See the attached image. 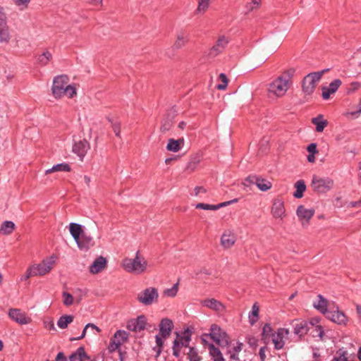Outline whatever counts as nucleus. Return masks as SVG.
<instances>
[{
  "mask_svg": "<svg viewBox=\"0 0 361 361\" xmlns=\"http://www.w3.org/2000/svg\"><path fill=\"white\" fill-rule=\"evenodd\" d=\"M268 350V348L267 347V345H265L263 347H261L259 351V355L260 357V361H265L266 360V350Z\"/></svg>",
  "mask_w": 361,
  "mask_h": 361,
  "instance_id": "56",
  "label": "nucleus"
},
{
  "mask_svg": "<svg viewBox=\"0 0 361 361\" xmlns=\"http://www.w3.org/2000/svg\"><path fill=\"white\" fill-rule=\"evenodd\" d=\"M192 331L188 327L183 332L182 334L176 333V338L173 342L172 350L173 355L176 357H179L180 355V350L182 348H188L191 341Z\"/></svg>",
  "mask_w": 361,
  "mask_h": 361,
  "instance_id": "4",
  "label": "nucleus"
},
{
  "mask_svg": "<svg viewBox=\"0 0 361 361\" xmlns=\"http://www.w3.org/2000/svg\"><path fill=\"white\" fill-rule=\"evenodd\" d=\"M5 24H8L7 16L4 11V7L0 6V26Z\"/></svg>",
  "mask_w": 361,
  "mask_h": 361,
  "instance_id": "54",
  "label": "nucleus"
},
{
  "mask_svg": "<svg viewBox=\"0 0 361 361\" xmlns=\"http://www.w3.org/2000/svg\"><path fill=\"white\" fill-rule=\"evenodd\" d=\"M173 328V322L168 318L162 319L159 324V334L164 338H166L171 333Z\"/></svg>",
  "mask_w": 361,
  "mask_h": 361,
  "instance_id": "23",
  "label": "nucleus"
},
{
  "mask_svg": "<svg viewBox=\"0 0 361 361\" xmlns=\"http://www.w3.org/2000/svg\"><path fill=\"white\" fill-rule=\"evenodd\" d=\"M121 342L117 341L116 342L112 338L110 339L109 344L108 346V350L110 353H113L116 351V350H119L121 347Z\"/></svg>",
  "mask_w": 361,
  "mask_h": 361,
  "instance_id": "51",
  "label": "nucleus"
},
{
  "mask_svg": "<svg viewBox=\"0 0 361 361\" xmlns=\"http://www.w3.org/2000/svg\"><path fill=\"white\" fill-rule=\"evenodd\" d=\"M127 328L132 331H139L137 325L135 324V320L128 324Z\"/></svg>",
  "mask_w": 361,
  "mask_h": 361,
  "instance_id": "60",
  "label": "nucleus"
},
{
  "mask_svg": "<svg viewBox=\"0 0 361 361\" xmlns=\"http://www.w3.org/2000/svg\"><path fill=\"white\" fill-rule=\"evenodd\" d=\"M190 39V35L188 31L183 30L178 31L173 44V49L178 50L185 47L189 43Z\"/></svg>",
  "mask_w": 361,
  "mask_h": 361,
  "instance_id": "15",
  "label": "nucleus"
},
{
  "mask_svg": "<svg viewBox=\"0 0 361 361\" xmlns=\"http://www.w3.org/2000/svg\"><path fill=\"white\" fill-rule=\"evenodd\" d=\"M274 332L273 331V329L271 328L270 324H265L263 326L262 331L261 334V340L264 343V345H267L270 341V338H272V334Z\"/></svg>",
  "mask_w": 361,
  "mask_h": 361,
  "instance_id": "30",
  "label": "nucleus"
},
{
  "mask_svg": "<svg viewBox=\"0 0 361 361\" xmlns=\"http://www.w3.org/2000/svg\"><path fill=\"white\" fill-rule=\"evenodd\" d=\"M129 338V334L124 330H118L111 338L116 342H121V345L126 343Z\"/></svg>",
  "mask_w": 361,
  "mask_h": 361,
  "instance_id": "37",
  "label": "nucleus"
},
{
  "mask_svg": "<svg viewBox=\"0 0 361 361\" xmlns=\"http://www.w3.org/2000/svg\"><path fill=\"white\" fill-rule=\"evenodd\" d=\"M187 357L189 361H201L202 357L199 355L198 350L195 347H189L187 353Z\"/></svg>",
  "mask_w": 361,
  "mask_h": 361,
  "instance_id": "41",
  "label": "nucleus"
},
{
  "mask_svg": "<svg viewBox=\"0 0 361 361\" xmlns=\"http://www.w3.org/2000/svg\"><path fill=\"white\" fill-rule=\"evenodd\" d=\"M336 354H338V357H334L331 361H348L347 357V352L343 350V349H339Z\"/></svg>",
  "mask_w": 361,
  "mask_h": 361,
  "instance_id": "50",
  "label": "nucleus"
},
{
  "mask_svg": "<svg viewBox=\"0 0 361 361\" xmlns=\"http://www.w3.org/2000/svg\"><path fill=\"white\" fill-rule=\"evenodd\" d=\"M326 317L339 325L345 326L348 321L347 316L343 311L339 310L338 306L336 307V310L333 307L329 312H327Z\"/></svg>",
  "mask_w": 361,
  "mask_h": 361,
  "instance_id": "12",
  "label": "nucleus"
},
{
  "mask_svg": "<svg viewBox=\"0 0 361 361\" xmlns=\"http://www.w3.org/2000/svg\"><path fill=\"white\" fill-rule=\"evenodd\" d=\"M245 182L250 184H255L261 191H267L272 187V183L267 179L257 175H250L245 179Z\"/></svg>",
  "mask_w": 361,
  "mask_h": 361,
  "instance_id": "10",
  "label": "nucleus"
},
{
  "mask_svg": "<svg viewBox=\"0 0 361 361\" xmlns=\"http://www.w3.org/2000/svg\"><path fill=\"white\" fill-rule=\"evenodd\" d=\"M74 317L71 314H64L59 317L57 325L60 329H66L69 324L73 321Z\"/></svg>",
  "mask_w": 361,
  "mask_h": 361,
  "instance_id": "38",
  "label": "nucleus"
},
{
  "mask_svg": "<svg viewBox=\"0 0 361 361\" xmlns=\"http://www.w3.org/2000/svg\"><path fill=\"white\" fill-rule=\"evenodd\" d=\"M320 319L317 317L312 318L310 320L307 321L309 323V328L310 329L311 328L315 327L314 331H316V335H314V336H319L321 338H322L324 332L323 330V328L321 325H319Z\"/></svg>",
  "mask_w": 361,
  "mask_h": 361,
  "instance_id": "33",
  "label": "nucleus"
},
{
  "mask_svg": "<svg viewBox=\"0 0 361 361\" xmlns=\"http://www.w3.org/2000/svg\"><path fill=\"white\" fill-rule=\"evenodd\" d=\"M204 336H209L221 348L228 347L231 343L229 336L219 325L213 324L210 327V333L204 334Z\"/></svg>",
  "mask_w": 361,
  "mask_h": 361,
  "instance_id": "3",
  "label": "nucleus"
},
{
  "mask_svg": "<svg viewBox=\"0 0 361 361\" xmlns=\"http://www.w3.org/2000/svg\"><path fill=\"white\" fill-rule=\"evenodd\" d=\"M15 229V224L11 221H5L0 228V233L4 235H10Z\"/></svg>",
  "mask_w": 361,
  "mask_h": 361,
  "instance_id": "39",
  "label": "nucleus"
},
{
  "mask_svg": "<svg viewBox=\"0 0 361 361\" xmlns=\"http://www.w3.org/2000/svg\"><path fill=\"white\" fill-rule=\"evenodd\" d=\"M52 262L43 260L41 263L30 267L25 273V279L32 276H43L49 272L52 269Z\"/></svg>",
  "mask_w": 361,
  "mask_h": 361,
  "instance_id": "7",
  "label": "nucleus"
},
{
  "mask_svg": "<svg viewBox=\"0 0 361 361\" xmlns=\"http://www.w3.org/2000/svg\"><path fill=\"white\" fill-rule=\"evenodd\" d=\"M293 333L300 338L304 336L310 330L307 320L295 319L292 322Z\"/></svg>",
  "mask_w": 361,
  "mask_h": 361,
  "instance_id": "16",
  "label": "nucleus"
},
{
  "mask_svg": "<svg viewBox=\"0 0 361 361\" xmlns=\"http://www.w3.org/2000/svg\"><path fill=\"white\" fill-rule=\"evenodd\" d=\"M71 171L70 165L67 163H61L54 166L51 169L46 171V174H49L56 171L69 172Z\"/></svg>",
  "mask_w": 361,
  "mask_h": 361,
  "instance_id": "40",
  "label": "nucleus"
},
{
  "mask_svg": "<svg viewBox=\"0 0 361 361\" xmlns=\"http://www.w3.org/2000/svg\"><path fill=\"white\" fill-rule=\"evenodd\" d=\"M259 307L255 303L252 307V312L249 314V322L253 325L258 319Z\"/></svg>",
  "mask_w": 361,
  "mask_h": 361,
  "instance_id": "44",
  "label": "nucleus"
},
{
  "mask_svg": "<svg viewBox=\"0 0 361 361\" xmlns=\"http://www.w3.org/2000/svg\"><path fill=\"white\" fill-rule=\"evenodd\" d=\"M296 190L293 193L294 197L299 199L303 197V193L306 190V185L303 180H298L294 185Z\"/></svg>",
  "mask_w": 361,
  "mask_h": 361,
  "instance_id": "36",
  "label": "nucleus"
},
{
  "mask_svg": "<svg viewBox=\"0 0 361 361\" xmlns=\"http://www.w3.org/2000/svg\"><path fill=\"white\" fill-rule=\"evenodd\" d=\"M342 82L340 79L334 80L328 87H322V98L327 100L331 94H334L341 85Z\"/></svg>",
  "mask_w": 361,
  "mask_h": 361,
  "instance_id": "20",
  "label": "nucleus"
},
{
  "mask_svg": "<svg viewBox=\"0 0 361 361\" xmlns=\"http://www.w3.org/2000/svg\"><path fill=\"white\" fill-rule=\"evenodd\" d=\"M69 231L75 243L81 238V235L85 233L82 226L77 223H71L69 224Z\"/></svg>",
  "mask_w": 361,
  "mask_h": 361,
  "instance_id": "27",
  "label": "nucleus"
},
{
  "mask_svg": "<svg viewBox=\"0 0 361 361\" xmlns=\"http://www.w3.org/2000/svg\"><path fill=\"white\" fill-rule=\"evenodd\" d=\"M135 324L137 325L139 331L144 330L147 324L146 317L145 315L138 316L135 320Z\"/></svg>",
  "mask_w": 361,
  "mask_h": 361,
  "instance_id": "46",
  "label": "nucleus"
},
{
  "mask_svg": "<svg viewBox=\"0 0 361 361\" xmlns=\"http://www.w3.org/2000/svg\"><path fill=\"white\" fill-rule=\"evenodd\" d=\"M243 343L240 342H237V345L233 348V350L235 353H239L243 349Z\"/></svg>",
  "mask_w": 361,
  "mask_h": 361,
  "instance_id": "64",
  "label": "nucleus"
},
{
  "mask_svg": "<svg viewBox=\"0 0 361 361\" xmlns=\"http://www.w3.org/2000/svg\"><path fill=\"white\" fill-rule=\"evenodd\" d=\"M295 73L294 68H289L282 71L268 85V92L276 97H283L293 85V78Z\"/></svg>",
  "mask_w": 361,
  "mask_h": 361,
  "instance_id": "1",
  "label": "nucleus"
},
{
  "mask_svg": "<svg viewBox=\"0 0 361 361\" xmlns=\"http://www.w3.org/2000/svg\"><path fill=\"white\" fill-rule=\"evenodd\" d=\"M84 358L90 359V357L87 356L83 346L79 347L69 356L70 361H82Z\"/></svg>",
  "mask_w": 361,
  "mask_h": 361,
  "instance_id": "31",
  "label": "nucleus"
},
{
  "mask_svg": "<svg viewBox=\"0 0 361 361\" xmlns=\"http://www.w3.org/2000/svg\"><path fill=\"white\" fill-rule=\"evenodd\" d=\"M334 185L331 179L320 178L317 176H314L312 180V186L314 191L317 193H325L331 190Z\"/></svg>",
  "mask_w": 361,
  "mask_h": 361,
  "instance_id": "9",
  "label": "nucleus"
},
{
  "mask_svg": "<svg viewBox=\"0 0 361 361\" xmlns=\"http://www.w3.org/2000/svg\"><path fill=\"white\" fill-rule=\"evenodd\" d=\"M194 192H195V195L197 196L200 193L205 194L207 192V190L204 187L197 186L195 188Z\"/></svg>",
  "mask_w": 361,
  "mask_h": 361,
  "instance_id": "59",
  "label": "nucleus"
},
{
  "mask_svg": "<svg viewBox=\"0 0 361 361\" xmlns=\"http://www.w3.org/2000/svg\"><path fill=\"white\" fill-rule=\"evenodd\" d=\"M318 302L317 304H314V307L319 310L321 313L324 314L325 316L327 314L331 309H328V300L324 298L322 295H318Z\"/></svg>",
  "mask_w": 361,
  "mask_h": 361,
  "instance_id": "28",
  "label": "nucleus"
},
{
  "mask_svg": "<svg viewBox=\"0 0 361 361\" xmlns=\"http://www.w3.org/2000/svg\"><path fill=\"white\" fill-rule=\"evenodd\" d=\"M209 0H198V6L195 11L196 13H204L209 7Z\"/></svg>",
  "mask_w": 361,
  "mask_h": 361,
  "instance_id": "42",
  "label": "nucleus"
},
{
  "mask_svg": "<svg viewBox=\"0 0 361 361\" xmlns=\"http://www.w3.org/2000/svg\"><path fill=\"white\" fill-rule=\"evenodd\" d=\"M171 127V122L167 121L161 126V130L162 133H165V131L168 130Z\"/></svg>",
  "mask_w": 361,
  "mask_h": 361,
  "instance_id": "63",
  "label": "nucleus"
},
{
  "mask_svg": "<svg viewBox=\"0 0 361 361\" xmlns=\"http://www.w3.org/2000/svg\"><path fill=\"white\" fill-rule=\"evenodd\" d=\"M229 42V39L228 37L224 35L220 36L216 40L214 45L212 47L210 50V54L216 56L219 54L222 53L226 49V46Z\"/></svg>",
  "mask_w": 361,
  "mask_h": 361,
  "instance_id": "19",
  "label": "nucleus"
},
{
  "mask_svg": "<svg viewBox=\"0 0 361 361\" xmlns=\"http://www.w3.org/2000/svg\"><path fill=\"white\" fill-rule=\"evenodd\" d=\"M183 138H180L178 140H174L173 138H171L168 141L166 149L169 151L176 152L181 149V147L183 145Z\"/></svg>",
  "mask_w": 361,
  "mask_h": 361,
  "instance_id": "32",
  "label": "nucleus"
},
{
  "mask_svg": "<svg viewBox=\"0 0 361 361\" xmlns=\"http://www.w3.org/2000/svg\"><path fill=\"white\" fill-rule=\"evenodd\" d=\"M247 339V342L251 348H255L257 347V345H258V339L257 338H256L254 336H250V337H248Z\"/></svg>",
  "mask_w": 361,
  "mask_h": 361,
  "instance_id": "55",
  "label": "nucleus"
},
{
  "mask_svg": "<svg viewBox=\"0 0 361 361\" xmlns=\"http://www.w3.org/2000/svg\"><path fill=\"white\" fill-rule=\"evenodd\" d=\"M122 265L128 272L142 274L146 270L147 264L143 257H139V251H137L134 259H124L122 262Z\"/></svg>",
  "mask_w": 361,
  "mask_h": 361,
  "instance_id": "5",
  "label": "nucleus"
},
{
  "mask_svg": "<svg viewBox=\"0 0 361 361\" xmlns=\"http://www.w3.org/2000/svg\"><path fill=\"white\" fill-rule=\"evenodd\" d=\"M271 212L274 218L282 219L286 212L283 202L279 199L274 200Z\"/></svg>",
  "mask_w": 361,
  "mask_h": 361,
  "instance_id": "21",
  "label": "nucleus"
},
{
  "mask_svg": "<svg viewBox=\"0 0 361 361\" xmlns=\"http://www.w3.org/2000/svg\"><path fill=\"white\" fill-rule=\"evenodd\" d=\"M76 244L80 250L87 251L94 245L95 243L93 238L85 232Z\"/></svg>",
  "mask_w": 361,
  "mask_h": 361,
  "instance_id": "22",
  "label": "nucleus"
},
{
  "mask_svg": "<svg viewBox=\"0 0 361 361\" xmlns=\"http://www.w3.org/2000/svg\"><path fill=\"white\" fill-rule=\"evenodd\" d=\"M11 35L10 34L8 24L0 26V43L8 44L10 42Z\"/></svg>",
  "mask_w": 361,
  "mask_h": 361,
  "instance_id": "34",
  "label": "nucleus"
},
{
  "mask_svg": "<svg viewBox=\"0 0 361 361\" xmlns=\"http://www.w3.org/2000/svg\"><path fill=\"white\" fill-rule=\"evenodd\" d=\"M289 331L285 328H279L274 334H272L271 341L274 344L276 350H281L284 347L285 338H288Z\"/></svg>",
  "mask_w": 361,
  "mask_h": 361,
  "instance_id": "11",
  "label": "nucleus"
},
{
  "mask_svg": "<svg viewBox=\"0 0 361 361\" xmlns=\"http://www.w3.org/2000/svg\"><path fill=\"white\" fill-rule=\"evenodd\" d=\"M195 208L202 209L204 210H216V205L206 203H198L196 204Z\"/></svg>",
  "mask_w": 361,
  "mask_h": 361,
  "instance_id": "52",
  "label": "nucleus"
},
{
  "mask_svg": "<svg viewBox=\"0 0 361 361\" xmlns=\"http://www.w3.org/2000/svg\"><path fill=\"white\" fill-rule=\"evenodd\" d=\"M55 361H68V360L63 352H59L56 357Z\"/></svg>",
  "mask_w": 361,
  "mask_h": 361,
  "instance_id": "62",
  "label": "nucleus"
},
{
  "mask_svg": "<svg viewBox=\"0 0 361 361\" xmlns=\"http://www.w3.org/2000/svg\"><path fill=\"white\" fill-rule=\"evenodd\" d=\"M51 59L52 54H51V52L49 51H46L39 56L38 61L41 65L46 66L48 64V63L50 61Z\"/></svg>",
  "mask_w": 361,
  "mask_h": 361,
  "instance_id": "45",
  "label": "nucleus"
},
{
  "mask_svg": "<svg viewBox=\"0 0 361 361\" xmlns=\"http://www.w3.org/2000/svg\"><path fill=\"white\" fill-rule=\"evenodd\" d=\"M159 293L154 287H148L141 291L137 296V301L146 306L158 302Z\"/></svg>",
  "mask_w": 361,
  "mask_h": 361,
  "instance_id": "8",
  "label": "nucleus"
},
{
  "mask_svg": "<svg viewBox=\"0 0 361 361\" xmlns=\"http://www.w3.org/2000/svg\"><path fill=\"white\" fill-rule=\"evenodd\" d=\"M314 213V209H306L303 205L298 206L296 210V214L303 227H307L309 225L310 220L313 217Z\"/></svg>",
  "mask_w": 361,
  "mask_h": 361,
  "instance_id": "13",
  "label": "nucleus"
},
{
  "mask_svg": "<svg viewBox=\"0 0 361 361\" xmlns=\"http://www.w3.org/2000/svg\"><path fill=\"white\" fill-rule=\"evenodd\" d=\"M13 1L17 6L20 7V10H23L27 8L30 0H13Z\"/></svg>",
  "mask_w": 361,
  "mask_h": 361,
  "instance_id": "53",
  "label": "nucleus"
},
{
  "mask_svg": "<svg viewBox=\"0 0 361 361\" xmlns=\"http://www.w3.org/2000/svg\"><path fill=\"white\" fill-rule=\"evenodd\" d=\"M156 339V347L153 348V350L156 352L155 357L157 358L161 353L164 346V341L159 335L155 336Z\"/></svg>",
  "mask_w": 361,
  "mask_h": 361,
  "instance_id": "43",
  "label": "nucleus"
},
{
  "mask_svg": "<svg viewBox=\"0 0 361 361\" xmlns=\"http://www.w3.org/2000/svg\"><path fill=\"white\" fill-rule=\"evenodd\" d=\"M69 78L66 75H60L54 78L51 92L55 99H61L66 95L73 98L76 95V89L73 85H68Z\"/></svg>",
  "mask_w": 361,
  "mask_h": 361,
  "instance_id": "2",
  "label": "nucleus"
},
{
  "mask_svg": "<svg viewBox=\"0 0 361 361\" xmlns=\"http://www.w3.org/2000/svg\"><path fill=\"white\" fill-rule=\"evenodd\" d=\"M106 265V259L100 256L98 257L90 267V272L92 274H98L101 272Z\"/></svg>",
  "mask_w": 361,
  "mask_h": 361,
  "instance_id": "25",
  "label": "nucleus"
},
{
  "mask_svg": "<svg viewBox=\"0 0 361 361\" xmlns=\"http://www.w3.org/2000/svg\"><path fill=\"white\" fill-rule=\"evenodd\" d=\"M219 80L222 82L221 84H219L216 86V88L219 90H224L226 89L228 84V79L225 73H220L219 74Z\"/></svg>",
  "mask_w": 361,
  "mask_h": 361,
  "instance_id": "48",
  "label": "nucleus"
},
{
  "mask_svg": "<svg viewBox=\"0 0 361 361\" xmlns=\"http://www.w3.org/2000/svg\"><path fill=\"white\" fill-rule=\"evenodd\" d=\"M312 123L316 126V130L318 133H322L328 123L327 121L323 118L322 115L312 118Z\"/></svg>",
  "mask_w": 361,
  "mask_h": 361,
  "instance_id": "35",
  "label": "nucleus"
},
{
  "mask_svg": "<svg viewBox=\"0 0 361 361\" xmlns=\"http://www.w3.org/2000/svg\"><path fill=\"white\" fill-rule=\"evenodd\" d=\"M178 290V283L173 284L171 288L165 289L163 292L164 295L173 298L177 295Z\"/></svg>",
  "mask_w": 361,
  "mask_h": 361,
  "instance_id": "47",
  "label": "nucleus"
},
{
  "mask_svg": "<svg viewBox=\"0 0 361 361\" xmlns=\"http://www.w3.org/2000/svg\"><path fill=\"white\" fill-rule=\"evenodd\" d=\"M8 317L11 319L21 325L31 322V319L20 309L11 308L8 310Z\"/></svg>",
  "mask_w": 361,
  "mask_h": 361,
  "instance_id": "14",
  "label": "nucleus"
},
{
  "mask_svg": "<svg viewBox=\"0 0 361 361\" xmlns=\"http://www.w3.org/2000/svg\"><path fill=\"white\" fill-rule=\"evenodd\" d=\"M202 160V154L199 152L190 156L184 171L188 173L194 172Z\"/></svg>",
  "mask_w": 361,
  "mask_h": 361,
  "instance_id": "17",
  "label": "nucleus"
},
{
  "mask_svg": "<svg viewBox=\"0 0 361 361\" xmlns=\"http://www.w3.org/2000/svg\"><path fill=\"white\" fill-rule=\"evenodd\" d=\"M236 238L231 231L225 232L221 238V244L224 248L231 247L235 243Z\"/></svg>",
  "mask_w": 361,
  "mask_h": 361,
  "instance_id": "26",
  "label": "nucleus"
},
{
  "mask_svg": "<svg viewBox=\"0 0 361 361\" xmlns=\"http://www.w3.org/2000/svg\"><path fill=\"white\" fill-rule=\"evenodd\" d=\"M307 150L308 151L309 153L317 154L318 150L317 149V144L316 143L310 144L307 147Z\"/></svg>",
  "mask_w": 361,
  "mask_h": 361,
  "instance_id": "57",
  "label": "nucleus"
},
{
  "mask_svg": "<svg viewBox=\"0 0 361 361\" xmlns=\"http://www.w3.org/2000/svg\"><path fill=\"white\" fill-rule=\"evenodd\" d=\"M361 207V199L358 201H352L349 202L348 207L357 208Z\"/></svg>",
  "mask_w": 361,
  "mask_h": 361,
  "instance_id": "61",
  "label": "nucleus"
},
{
  "mask_svg": "<svg viewBox=\"0 0 361 361\" xmlns=\"http://www.w3.org/2000/svg\"><path fill=\"white\" fill-rule=\"evenodd\" d=\"M90 143L86 139L75 142L73 146V152L82 160L87 152L90 149Z\"/></svg>",
  "mask_w": 361,
  "mask_h": 361,
  "instance_id": "18",
  "label": "nucleus"
},
{
  "mask_svg": "<svg viewBox=\"0 0 361 361\" xmlns=\"http://www.w3.org/2000/svg\"><path fill=\"white\" fill-rule=\"evenodd\" d=\"M62 298H63V303L66 306H70L73 304L74 298L73 296L68 293V292H63L62 293Z\"/></svg>",
  "mask_w": 361,
  "mask_h": 361,
  "instance_id": "49",
  "label": "nucleus"
},
{
  "mask_svg": "<svg viewBox=\"0 0 361 361\" xmlns=\"http://www.w3.org/2000/svg\"><path fill=\"white\" fill-rule=\"evenodd\" d=\"M327 70L313 72L307 74L302 80V89L306 95H311L316 87L317 83L321 80L323 74Z\"/></svg>",
  "mask_w": 361,
  "mask_h": 361,
  "instance_id": "6",
  "label": "nucleus"
},
{
  "mask_svg": "<svg viewBox=\"0 0 361 361\" xmlns=\"http://www.w3.org/2000/svg\"><path fill=\"white\" fill-rule=\"evenodd\" d=\"M209 353L213 361H224V356L221 350L213 343L208 345Z\"/></svg>",
  "mask_w": 361,
  "mask_h": 361,
  "instance_id": "29",
  "label": "nucleus"
},
{
  "mask_svg": "<svg viewBox=\"0 0 361 361\" xmlns=\"http://www.w3.org/2000/svg\"><path fill=\"white\" fill-rule=\"evenodd\" d=\"M200 303L202 306H205L216 312H221L224 310L223 304L214 298L201 300Z\"/></svg>",
  "mask_w": 361,
  "mask_h": 361,
  "instance_id": "24",
  "label": "nucleus"
},
{
  "mask_svg": "<svg viewBox=\"0 0 361 361\" xmlns=\"http://www.w3.org/2000/svg\"><path fill=\"white\" fill-rule=\"evenodd\" d=\"M238 202V199H233L232 200H230V201H227V202H221V203H219L218 204H216V210L221 208V207H226V206H228L232 203H235V202Z\"/></svg>",
  "mask_w": 361,
  "mask_h": 361,
  "instance_id": "58",
  "label": "nucleus"
}]
</instances>
